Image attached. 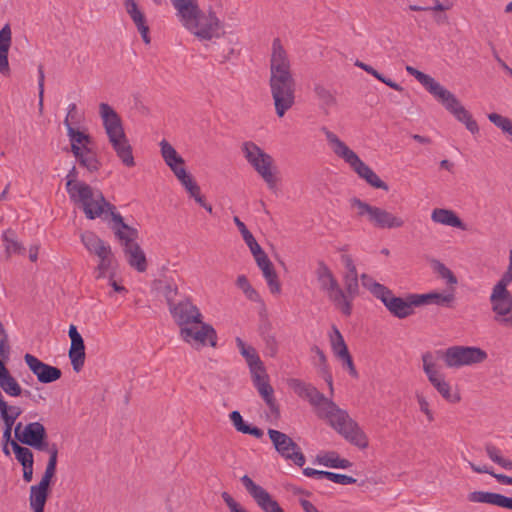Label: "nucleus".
I'll list each match as a JSON object with an SVG mask.
<instances>
[{
    "mask_svg": "<svg viewBox=\"0 0 512 512\" xmlns=\"http://www.w3.org/2000/svg\"><path fill=\"white\" fill-rule=\"evenodd\" d=\"M488 119L503 133L507 134L512 142V119L498 113L488 114Z\"/></svg>",
    "mask_w": 512,
    "mask_h": 512,
    "instance_id": "nucleus-41",
    "label": "nucleus"
},
{
    "mask_svg": "<svg viewBox=\"0 0 512 512\" xmlns=\"http://www.w3.org/2000/svg\"><path fill=\"white\" fill-rule=\"evenodd\" d=\"M360 279L362 286L379 299L394 317L405 319L414 313L415 307H418L414 303L416 294H409L406 299H403L395 296L392 290L378 283L368 274H362Z\"/></svg>",
    "mask_w": 512,
    "mask_h": 512,
    "instance_id": "nucleus-8",
    "label": "nucleus"
},
{
    "mask_svg": "<svg viewBox=\"0 0 512 512\" xmlns=\"http://www.w3.org/2000/svg\"><path fill=\"white\" fill-rule=\"evenodd\" d=\"M161 155L167 166L172 164H184V159L177 153L175 148L166 140L160 142Z\"/></svg>",
    "mask_w": 512,
    "mask_h": 512,
    "instance_id": "nucleus-38",
    "label": "nucleus"
},
{
    "mask_svg": "<svg viewBox=\"0 0 512 512\" xmlns=\"http://www.w3.org/2000/svg\"><path fill=\"white\" fill-rule=\"evenodd\" d=\"M313 92L318 102V107L324 115H329L333 109L337 108L338 99L335 90L321 82H316L313 85Z\"/></svg>",
    "mask_w": 512,
    "mask_h": 512,
    "instance_id": "nucleus-22",
    "label": "nucleus"
},
{
    "mask_svg": "<svg viewBox=\"0 0 512 512\" xmlns=\"http://www.w3.org/2000/svg\"><path fill=\"white\" fill-rule=\"evenodd\" d=\"M68 335L71 339V346L68 356L70 358L74 371L79 372L85 362V345L84 340L78 332L75 325H70Z\"/></svg>",
    "mask_w": 512,
    "mask_h": 512,
    "instance_id": "nucleus-20",
    "label": "nucleus"
},
{
    "mask_svg": "<svg viewBox=\"0 0 512 512\" xmlns=\"http://www.w3.org/2000/svg\"><path fill=\"white\" fill-rule=\"evenodd\" d=\"M99 258V264L96 267V278H103L107 271H109L112 268V264L114 261V255L112 253V250L107 252V254H103L101 256H98Z\"/></svg>",
    "mask_w": 512,
    "mask_h": 512,
    "instance_id": "nucleus-48",
    "label": "nucleus"
},
{
    "mask_svg": "<svg viewBox=\"0 0 512 512\" xmlns=\"http://www.w3.org/2000/svg\"><path fill=\"white\" fill-rule=\"evenodd\" d=\"M182 25L201 40H211L217 35L219 19L214 12L203 13L197 0H170Z\"/></svg>",
    "mask_w": 512,
    "mask_h": 512,
    "instance_id": "nucleus-4",
    "label": "nucleus"
},
{
    "mask_svg": "<svg viewBox=\"0 0 512 512\" xmlns=\"http://www.w3.org/2000/svg\"><path fill=\"white\" fill-rule=\"evenodd\" d=\"M327 479L334 483L341 484V485L354 484L357 481L355 478H353L351 476L344 475V474H338V473H334V472H329V471L327 473Z\"/></svg>",
    "mask_w": 512,
    "mask_h": 512,
    "instance_id": "nucleus-58",
    "label": "nucleus"
},
{
    "mask_svg": "<svg viewBox=\"0 0 512 512\" xmlns=\"http://www.w3.org/2000/svg\"><path fill=\"white\" fill-rule=\"evenodd\" d=\"M242 152L248 163L262 177L270 190H275L278 182L276 172L273 171V158L255 143H243Z\"/></svg>",
    "mask_w": 512,
    "mask_h": 512,
    "instance_id": "nucleus-12",
    "label": "nucleus"
},
{
    "mask_svg": "<svg viewBox=\"0 0 512 512\" xmlns=\"http://www.w3.org/2000/svg\"><path fill=\"white\" fill-rule=\"evenodd\" d=\"M80 239L87 251L97 257L107 254L111 250L110 245L106 244L94 232L85 231L81 233Z\"/></svg>",
    "mask_w": 512,
    "mask_h": 512,
    "instance_id": "nucleus-30",
    "label": "nucleus"
},
{
    "mask_svg": "<svg viewBox=\"0 0 512 512\" xmlns=\"http://www.w3.org/2000/svg\"><path fill=\"white\" fill-rule=\"evenodd\" d=\"M341 261L346 268V272L343 274L342 280L343 285L347 287L349 294L359 295V279L356 265L352 257L348 254L341 256Z\"/></svg>",
    "mask_w": 512,
    "mask_h": 512,
    "instance_id": "nucleus-25",
    "label": "nucleus"
},
{
    "mask_svg": "<svg viewBox=\"0 0 512 512\" xmlns=\"http://www.w3.org/2000/svg\"><path fill=\"white\" fill-rule=\"evenodd\" d=\"M71 202L78 205L84 212L86 218L94 220L107 210L111 212L115 207L106 201L103 193L89 184L80 185L68 193Z\"/></svg>",
    "mask_w": 512,
    "mask_h": 512,
    "instance_id": "nucleus-10",
    "label": "nucleus"
},
{
    "mask_svg": "<svg viewBox=\"0 0 512 512\" xmlns=\"http://www.w3.org/2000/svg\"><path fill=\"white\" fill-rule=\"evenodd\" d=\"M288 385L300 397L307 383L300 379L292 378L288 380Z\"/></svg>",
    "mask_w": 512,
    "mask_h": 512,
    "instance_id": "nucleus-64",
    "label": "nucleus"
},
{
    "mask_svg": "<svg viewBox=\"0 0 512 512\" xmlns=\"http://www.w3.org/2000/svg\"><path fill=\"white\" fill-rule=\"evenodd\" d=\"M241 355L245 358L249 366L251 375H254L258 372H262L263 370H265L263 362L261 361L256 350L252 346L248 348L246 351H242Z\"/></svg>",
    "mask_w": 512,
    "mask_h": 512,
    "instance_id": "nucleus-39",
    "label": "nucleus"
},
{
    "mask_svg": "<svg viewBox=\"0 0 512 512\" xmlns=\"http://www.w3.org/2000/svg\"><path fill=\"white\" fill-rule=\"evenodd\" d=\"M317 461L330 468H349L352 463L348 459L340 458L335 452L326 453L323 456H317Z\"/></svg>",
    "mask_w": 512,
    "mask_h": 512,
    "instance_id": "nucleus-37",
    "label": "nucleus"
},
{
    "mask_svg": "<svg viewBox=\"0 0 512 512\" xmlns=\"http://www.w3.org/2000/svg\"><path fill=\"white\" fill-rule=\"evenodd\" d=\"M79 172L75 166H73L66 175V191L67 193L73 191L74 189L80 187V185L86 184V182L79 180L78 178Z\"/></svg>",
    "mask_w": 512,
    "mask_h": 512,
    "instance_id": "nucleus-54",
    "label": "nucleus"
},
{
    "mask_svg": "<svg viewBox=\"0 0 512 512\" xmlns=\"http://www.w3.org/2000/svg\"><path fill=\"white\" fill-rule=\"evenodd\" d=\"M174 322L179 327L180 338L191 347L200 349L207 345L217 346V333L212 325L203 321L199 308L190 298H184L169 308Z\"/></svg>",
    "mask_w": 512,
    "mask_h": 512,
    "instance_id": "nucleus-2",
    "label": "nucleus"
},
{
    "mask_svg": "<svg viewBox=\"0 0 512 512\" xmlns=\"http://www.w3.org/2000/svg\"><path fill=\"white\" fill-rule=\"evenodd\" d=\"M12 33L9 24L0 30V73L3 76L10 75L8 52L11 46Z\"/></svg>",
    "mask_w": 512,
    "mask_h": 512,
    "instance_id": "nucleus-28",
    "label": "nucleus"
},
{
    "mask_svg": "<svg viewBox=\"0 0 512 512\" xmlns=\"http://www.w3.org/2000/svg\"><path fill=\"white\" fill-rule=\"evenodd\" d=\"M241 483L263 512H284L279 503L248 475L241 477Z\"/></svg>",
    "mask_w": 512,
    "mask_h": 512,
    "instance_id": "nucleus-17",
    "label": "nucleus"
},
{
    "mask_svg": "<svg viewBox=\"0 0 512 512\" xmlns=\"http://www.w3.org/2000/svg\"><path fill=\"white\" fill-rule=\"evenodd\" d=\"M512 282V250L509 253V265L500 280L494 285L502 289H507L508 285Z\"/></svg>",
    "mask_w": 512,
    "mask_h": 512,
    "instance_id": "nucleus-56",
    "label": "nucleus"
},
{
    "mask_svg": "<svg viewBox=\"0 0 512 512\" xmlns=\"http://www.w3.org/2000/svg\"><path fill=\"white\" fill-rule=\"evenodd\" d=\"M49 453V460L46 465L44 474L50 477H54L56 473V466H57V458H58V449L56 444H52L51 447L46 450Z\"/></svg>",
    "mask_w": 512,
    "mask_h": 512,
    "instance_id": "nucleus-53",
    "label": "nucleus"
},
{
    "mask_svg": "<svg viewBox=\"0 0 512 512\" xmlns=\"http://www.w3.org/2000/svg\"><path fill=\"white\" fill-rule=\"evenodd\" d=\"M110 214L113 222L117 225L113 229L115 231V235L120 240L123 249L128 246L136 245L137 243L135 241L138 238V230L124 223L123 217L114 210H112Z\"/></svg>",
    "mask_w": 512,
    "mask_h": 512,
    "instance_id": "nucleus-23",
    "label": "nucleus"
},
{
    "mask_svg": "<svg viewBox=\"0 0 512 512\" xmlns=\"http://www.w3.org/2000/svg\"><path fill=\"white\" fill-rule=\"evenodd\" d=\"M249 247L251 253L253 254L255 261L257 262V258L265 257L267 254L263 251L261 246L257 243L256 239L253 237L250 240L245 242Z\"/></svg>",
    "mask_w": 512,
    "mask_h": 512,
    "instance_id": "nucleus-62",
    "label": "nucleus"
},
{
    "mask_svg": "<svg viewBox=\"0 0 512 512\" xmlns=\"http://www.w3.org/2000/svg\"><path fill=\"white\" fill-rule=\"evenodd\" d=\"M318 417L327 420L330 426L352 445L360 449L368 447L369 442L365 432L346 410L339 408L333 401Z\"/></svg>",
    "mask_w": 512,
    "mask_h": 512,
    "instance_id": "nucleus-7",
    "label": "nucleus"
},
{
    "mask_svg": "<svg viewBox=\"0 0 512 512\" xmlns=\"http://www.w3.org/2000/svg\"><path fill=\"white\" fill-rule=\"evenodd\" d=\"M64 125L67 129L73 155H78L79 151H82L84 147H90L92 139L88 134L75 129L71 123H67V121H64Z\"/></svg>",
    "mask_w": 512,
    "mask_h": 512,
    "instance_id": "nucleus-31",
    "label": "nucleus"
},
{
    "mask_svg": "<svg viewBox=\"0 0 512 512\" xmlns=\"http://www.w3.org/2000/svg\"><path fill=\"white\" fill-rule=\"evenodd\" d=\"M326 136V140L331 146L333 152L346 163L358 174V176L364 179L371 187L376 189H382L388 191V185L380 179V177L366 165L358 155L351 150L335 133L329 131L327 128H322Z\"/></svg>",
    "mask_w": 512,
    "mask_h": 512,
    "instance_id": "nucleus-9",
    "label": "nucleus"
},
{
    "mask_svg": "<svg viewBox=\"0 0 512 512\" xmlns=\"http://www.w3.org/2000/svg\"><path fill=\"white\" fill-rule=\"evenodd\" d=\"M489 301L494 313V320L505 327L504 319H509L510 315H512V294L508 289L494 286Z\"/></svg>",
    "mask_w": 512,
    "mask_h": 512,
    "instance_id": "nucleus-18",
    "label": "nucleus"
},
{
    "mask_svg": "<svg viewBox=\"0 0 512 512\" xmlns=\"http://www.w3.org/2000/svg\"><path fill=\"white\" fill-rule=\"evenodd\" d=\"M14 434L19 442L36 450L44 451L51 447L47 441L46 429L40 422H31L25 426L19 422L15 426Z\"/></svg>",
    "mask_w": 512,
    "mask_h": 512,
    "instance_id": "nucleus-15",
    "label": "nucleus"
},
{
    "mask_svg": "<svg viewBox=\"0 0 512 512\" xmlns=\"http://www.w3.org/2000/svg\"><path fill=\"white\" fill-rule=\"evenodd\" d=\"M3 241L7 254L23 253V246L17 241L15 233L12 230H7L3 234Z\"/></svg>",
    "mask_w": 512,
    "mask_h": 512,
    "instance_id": "nucleus-47",
    "label": "nucleus"
},
{
    "mask_svg": "<svg viewBox=\"0 0 512 512\" xmlns=\"http://www.w3.org/2000/svg\"><path fill=\"white\" fill-rule=\"evenodd\" d=\"M405 69L407 73L415 77L417 81L422 84L449 113H451L459 122L463 123L472 134L479 132L477 122L472 118L470 112L465 109L452 92L447 90L430 75L425 74L412 66L407 65Z\"/></svg>",
    "mask_w": 512,
    "mask_h": 512,
    "instance_id": "nucleus-3",
    "label": "nucleus"
},
{
    "mask_svg": "<svg viewBox=\"0 0 512 512\" xmlns=\"http://www.w3.org/2000/svg\"><path fill=\"white\" fill-rule=\"evenodd\" d=\"M312 351L315 352V354L318 356L320 373H321L323 379L325 380V382L327 383V385L329 386L330 392L332 393L333 392V378H332V374L329 370V366L327 364V358H326L324 352L318 346H314L312 348Z\"/></svg>",
    "mask_w": 512,
    "mask_h": 512,
    "instance_id": "nucleus-40",
    "label": "nucleus"
},
{
    "mask_svg": "<svg viewBox=\"0 0 512 512\" xmlns=\"http://www.w3.org/2000/svg\"><path fill=\"white\" fill-rule=\"evenodd\" d=\"M423 371L429 382L437 392L449 403H458L461 400L460 394L453 391L449 382L446 381L444 374L439 371L433 362L432 355L425 353L422 355Z\"/></svg>",
    "mask_w": 512,
    "mask_h": 512,
    "instance_id": "nucleus-14",
    "label": "nucleus"
},
{
    "mask_svg": "<svg viewBox=\"0 0 512 512\" xmlns=\"http://www.w3.org/2000/svg\"><path fill=\"white\" fill-rule=\"evenodd\" d=\"M24 361L40 383L48 384L61 378L62 372L59 368L42 362L32 354H25Z\"/></svg>",
    "mask_w": 512,
    "mask_h": 512,
    "instance_id": "nucleus-19",
    "label": "nucleus"
},
{
    "mask_svg": "<svg viewBox=\"0 0 512 512\" xmlns=\"http://www.w3.org/2000/svg\"><path fill=\"white\" fill-rule=\"evenodd\" d=\"M433 268L440 275L441 278L447 281L448 284L454 285L457 283L456 276L442 262L435 260L433 262Z\"/></svg>",
    "mask_w": 512,
    "mask_h": 512,
    "instance_id": "nucleus-50",
    "label": "nucleus"
},
{
    "mask_svg": "<svg viewBox=\"0 0 512 512\" xmlns=\"http://www.w3.org/2000/svg\"><path fill=\"white\" fill-rule=\"evenodd\" d=\"M485 451L487 456L495 463L506 470H512V460L504 458L501 451L493 444H486Z\"/></svg>",
    "mask_w": 512,
    "mask_h": 512,
    "instance_id": "nucleus-42",
    "label": "nucleus"
},
{
    "mask_svg": "<svg viewBox=\"0 0 512 512\" xmlns=\"http://www.w3.org/2000/svg\"><path fill=\"white\" fill-rule=\"evenodd\" d=\"M125 257L129 265L138 272H145L147 269V260L144 251L139 244L124 248Z\"/></svg>",
    "mask_w": 512,
    "mask_h": 512,
    "instance_id": "nucleus-32",
    "label": "nucleus"
},
{
    "mask_svg": "<svg viewBox=\"0 0 512 512\" xmlns=\"http://www.w3.org/2000/svg\"><path fill=\"white\" fill-rule=\"evenodd\" d=\"M467 498L473 503H485L512 510V498L499 493L473 491L468 494Z\"/></svg>",
    "mask_w": 512,
    "mask_h": 512,
    "instance_id": "nucleus-24",
    "label": "nucleus"
},
{
    "mask_svg": "<svg viewBox=\"0 0 512 512\" xmlns=\"http://www.w3.org/2000/svg\"><path fill=\"white\" fill-rule=\"evenodd\" d=\"M122 5L130 19L142 12L137 0H123Z\"/></svg>",
    "mask_w": 512,
    "mask_h": 512,
    "instance_id": "nucleus-61",
    "label": "nucleus"
},
{
    "mask_svg": "<svg viewBox=\"0 0 512 512\" xmlns=\"http://www.w3.org/2000/svg\"><path fill=\"white\" fill-rule=\"evenodd\" d=\"M304 398L307 399L309 403L315 408L317 416H319L332 401L331 399L325 397L324 394L319 392L314 386L309 389V392L305 395Z\"/></svg>",
    "mask_w": 512,
    "mask_h": 512,
    "instance_id": "nucleus-36",
    "label": "nucleus"
},
{
    "mask_svg": "<svg viewBox=\"0 0 512 512\" xmlns=\"http://www.w3.org/2000/svg\"><path fill=\"white\" fill-rule=\"evenodd\" d=\"M131 20H132L133 24L135 25V27L137 28L138 32L140 33L143 42L145 44H150V42H151V38L149 35L150 28L147 23V18L145 16L144 12L142 11L138 15L132 17Z\"/></svg>",
    "mask_w": 512,
    "mask_h": 512,
    "instance_id": "nucleus-45",
    "label": "nucleus"
},
{
    "mask_svg": "<svg viewBox=\"0 0 512 512\" xmlns=\"http://www.w3.org/2000/svg\"><path fill=\"white\" fill-rule=\"evenodd\" d=\"M334 335L331 336V346L334 354L340 359L349 354L347 345L340 331L333 326Z\"/></svg>",
    "mask_w": 512,
    "mask_h": 512,
    "instance_id": "nucleus-43",
    "label": "nucleus"
},
{
    "mask_svg": "<svg viewBox=\"0 0 512 512\" xmlns=\"http://www.w3.org/2000/svg\"><path fill=\"white\" fill-rule=\"evenodd\" d=\"M178 295V287L176 284L168 282L164 287V296L166 298L168 307L171 308V304L175 305V298Z\"/></svg>",
    "mask_w": 512,
    "mask_h": 512,
    "instance_id": "nucleus-57",
    "label": "nucleus"
},
{
    "mask_svg": "<svg viewBox=\"0 0 512 512\" xmlns=\"http://www.w3.org/2000/svg\"><path fill=\"white\" fill-rule=\"evenodd\" d=\"M99 113L102 118L109 143L116 155L125 166L133 167L135 165V161L132 154V146L125 134L120 116L107 103H101L99 105Z\"/></svg>",
    "mask_w": 512,
    "mask_h": 512,
    "instance_id": "nucleus-5",
    "label": "nucleus"
},
{
    "mask_svg": "<svg viewBox=\"0 0 512 512\" xmlns=\"http://www.w3.org/2000/svg\"><path fill=\"white\" fill-rule=\"evenodd\" d=\"M263 341L265 343V351L267 355L274 358L278 353V341L274 334L269 331L263 332Z\"/></svg>",
    "mask_w": 512,
    "mask_h": 512,
    "instance_id": "nucleus-51",
    "label": "nucleus"
},
{
    "mask_svg": "<svg viewBox=\"0 0 512 512\" xmlns=\"http://www.w3.org/2000/svg\"><path fill=\"white\" fill-rule=\"evenodd\" d=\"M268 435L276 451L286 460H291L299 467L305 464V456L300 447L287 434L269 429Z\"/></svg>",
    "mask_w": 512,
    "mask_h": 512,
    "instance_id": "nucleus-16",
    "label": "nucleus"
},
{
    "mask_svg": "<svg viewBox=\"0 0 512 512\" xmlns=\"http://www.w3.org/2000/svg\"><path fill=\"white\" fill-rule=\"evenodd\" d=\"M11 447L14 451L17 461L23 465H33L34 457L32 451L24 446L19 445L16 441H11Z\"/></svg>",
    "mask_w": 512,
    "mask_h": 512,
    "instance_id": "nucleus-44",
    "label": "nucleus"
},
{
    "mask_svg": "<svg viewBox=\"0 0 512 512\" xmlns=\"http://www.w3.org/2000/svg\"><path fill=\"white\" fill-rule=\"evenodd\" d=\"M288 385L300 397L307 383L300 379L292 378L288 380Z\"/></svg>",
    "mask_w": 512,
    "mask_h": 512,
    "instance_id": "nucleus-63",
    "label": "nucleus"
},
{
    "mask_svg": "<svg viewBox=\"0 0 512 512\" xmlns=\"http://www.w3.org/2000/svg\"><path fill=\"white\" fill-rule=\"evenodd\" d=\"M221 497L225 504L228 506L230 512H248L238 502H236L228 492H223Z\"/></svg>",
    "mask_w": 512,
    "mask_h": 512,
    "instance_id": "nucleus-60",
    "label": "nucleus"
},
{
    "mask_svg": "<svg viewBox=\"0 0 512 512\" xmlns=\"http://www.w3.org/2000/svg\"><path fill=\"white\" fill-rule=\"evenodd\" d=\"M320 290L326 294L328 300L345 317H349L353 311V301L356 294H349L347 287H341L331 269L323 262L318 263L315 271Z\"/></svg>",
    "mask_w": 512,
    "mask_h": 512,
    "instance_id": "nucleus-6",
    "label": "nucleus"
},
{
    "mask_svg": "<svg viewBox=\"0 0 512 512\" xmlns=\"http://www.w3.org/2000/svg\"><path fill=\"white\" fill-rule=\"evenodd\" d=\"M229 418L235 429L244 434L249 425L244 422L241 414L238 411H232Z\"/></svg>",
    "mask_w": 512,
    "mask_h": 512,
    "instance_id": "nucleus-59",
    "label": "nucleus"
},
{
    "mask_svg": "<svg viewBox=\"0 0 512 512\" xmlns=\"http://www.w3.org/2000/svg\"><path fill=\"white\" fill-rule=\"evenodd\" d=\"M236 285L243 291V293L249 300L253 302L261 301L259 293L251 286L246 276H238L236 280Z\"/></svg>",
    "mask_w": 512,
    "mask_h": 512,
    "instance_id": "nucleus-46",
    "label": "nucleus"
},
{
    "mask_svg": "<svg viewBox=\"0 0 512 512\" xmlns=\"http://www.w3.org/2000/svg\"><path fill=\"white\" fill-rule=\"evenodd\" d=\"M10 344L9 337L7 331L0 321V356L9 357L10 356Z\"/></svg>",
    "mask_w": 512,
    "mask_h": 512,
    "instance_id": "nucleus-55",
    "label": "nucleus"
},
{
    "mask_svg": "<svg viewBox=\"0 0 512 512\" xmlns=\"http://www.w3.org/2000/svg\"><path fill=\"white\" fill-rule=\"evenodd\" d=\"M485 350L475 346H452L443 353V360L448 368H459L479 364L487 359Z\"/></svg>",
    "mask_w": 512,
    "mask_h": 512,
    "instance_id": "nucleus-13",
    "label": "nucleus"
},
{
    "mask_svg": "<svg viewBox=\"0 0 512 512\" xmlns=\"http://www.w3.org/2000/svg\"><path fill=\"white\" fill-rule=\"evenodd\" d=\"M469 465L471 469L476 473H487L490 474L492 477H494L499 483L503 485H512V477L507 476L505 474H498L494 473L493 471L489 470L487 466H477L472 462H469Z\"/></svg>",
    "mask_w": 512,
    "mask_h": 512,
    "instance_id": "nucleus-49",
    "label": "nucleus"
},
{
    "mask_svg": "<svg viewBox=\"0 0 512 512\" xmlns=\"http://www.w3.org/2000/svg\"><path fill=\"white\" fill-rule=\"evenodd\" d=\"M431 219L435 223L458 228L463 231L467 230L466 224L450 209L435 208L431 213Z\"/></svg>",
    "mask_w": 512,
    "mask_h": 512,
    "instance_id": "nucleus-26",
    "label": "nucleus"
},
{
    "mask_svg": "<svg viewBox=\"0 0 512 512\" xmlns=\"http://www.w3.org/2000/svg\"><path fill=\"white\" fill-rule=\"evenodd\" d=\"M269 86L276 115L282 118L295 104L296 81L288 54L279 38L272 43Z\"/></svg>",
    "mask_w": 512,
    "mask_h": 512,
    "instance_id": "nucleus-1",
    "label": "nucleus"
},
{
    "mask_svg": "<svg viewBox=\"0 0 512 512\" xmlns=\"http://www.w3.org/2000/svg\"><path fill=\"white\" fill-rule=\"evenodd\" d=\"M49 492L41 490L35 486L30 487L29 504L34 512H44V507L48 498Z\"/></svg>",
    "mask_w": 512,
    "mask_h": 512,
    "instance_id": "nucleus-35",
    "label": "nucleus"
},
{
    "mask_svg": "<svg viewBox=\"0 0 512 512\" xmlns=\"http://www.w3.org/2000/svg\"><path fill=\"white\" fill-rule=\"evenodd\" d=\"M415 398L417 400L419 410L426 416L429 423L435 420L434 413L430 408V403L423 393L416 392Z\"/></svg>",
    "mask_w": 512,
    "mask_h": 512,
    "instance_id": "nucleus-52",
    "label": "nucleus"
},
{
    "mask_svg": "<svg viewBox=\"0 0 512 512\" xmlns=\"http://www.w3.org/2000/svg\"><path fill=\"white\" fill-rule=\"evenodd\" d=\"M257 265L261 269L263 277L265 278L269 290L273 294H279L281 292V284L278 279V275L275 271L273 263L270 261L268 256L257 258Z\"/></svg>",
    "mask_w": 512,
    "mask_h": 512,
    "instance_id": "nucleus-27",
    "label": "nucleus"
},
{
    "mask_svg": "<svg viewBox=\"0 0 512 512\" xmlns=\"http://www.w3.org/2000/svg\"><path fill=\"white\" fill-rule=\"evenodd\" d=\"M454 301L455 295L453 293L430 292L426 294H416L414 303L418 306L435 304L443 307H451Z\"/></svg>",
    "mask_w": 512,
    "mask_h": 512,
    "instance_id": "nucleus-29",
    "label": "nucleus"
},
{
    "mask_svg": "<svg viewBox=\"0 0 512 512\" xmlns=\"http://www.w3.org/2000/svg\"><path fill=\"white\" fill-rule=\"evenodd\" d=\"M351 206L357 208V216L366 220L377 229H399L404 226L402 217L379 206L371 205L359 198L350 200Z\"/></svg>",
    "mask_w": 512,
    "mask_h": 512,
    "instance_id": "nucleus-11",
    "label": "nucleus"
},
{
    "mask_svg": "<svg viewBox=\"0 0 512 512\" xmlns=\"http://www.w3.org/2000/svg\"><path fill=\"white\" fill-rule=\"evenodd\" d=\"M80 166L93 173L100 169L101 163L97 157L95 151L91 147H84L82 151H79L78 155H74Z\"/></svg>",
    "mask_w": 512,
    "mask_h": 512,
    "instance_id": "nucleus-33",
    "label": "nucleus"
},
{
    "mask_svg": "<svg viewBox=\"0 0 512 512\" xmlns=\"http://www.w3.org/2000/svg\"><path fill=\"white\" fill-rule=\"evenodd\" d=\"M251 376L254 386L269 407L270 411L273 414H278L279 408L274 398V389L268 382L266 369Z\"/></svg>",
    "mask_w": 512,
    "mask_h": 512,
    "instance_id": "nucleus-21",
    "label": "nucleus"
},
{
    "mask_svg": "<svg viewBox=\"0 0 512 512\" xmlns=\"http://www.w3.org/2000/svg\"><path fill=\"white\" fill-rule=\"evenodd\" d=\"M0 387L7 395L12 397H18L22 394L27 397L31 396V392L29 390H23L11 373H8L0 379Z\"/></svg>",
    "mask_w": 512,
    "mask_h": 512,
    "instance_id": "nucleus-34",
    "label": "nucleus"
}]
</instances>
